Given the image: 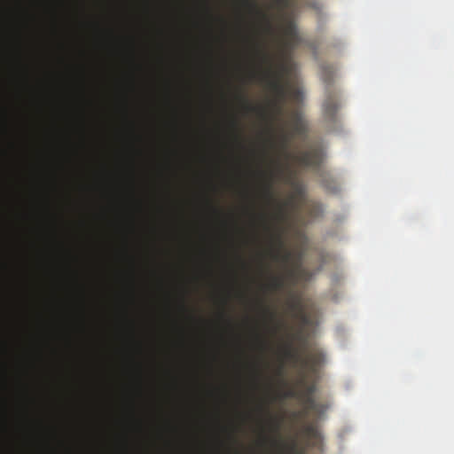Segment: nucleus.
I'll list each match as a JSON object with an SVG mask.
<instances>
[{"label": "nucleus", "mask_w": 454, "mask_h": 454, "mask_svg": "<svg viewBox=\"0 0 454 454\" xmlns=\"http://www.w3.org/2000/svg\"><path fill=\"white\" fill-rule=\"evenodd\" d=\"M286 278H290L284 271L283 274H271L269 282L264 286L267 291L275 293L284 289Z\"/></svg>", "instance_id": "nucleus-9"}, {"label": "nucleus", "mask_w": 454, "mask_h": 454, "mask_svg": "<svg viewBox=\"0 0 454 454\" xmlns=\"http://www.w3.org/2000/svg\"><path fill=\"white\" fill-rule=\"evenodd\" d=\"M287 395H289V396H293V395H294V392H293V391L288 392V393H287Z\"/></svg>", "instance_id": "nucleus-23"}, {"label": "nucleus", "mask_w": 454, "mask_h": 454, "mask_svg": "<svg viewBox=\"0 0 454 454\" xmlns=\"http://www.w3.org/2000/svg\"><path fill=\"white\" fill-rule=\"evenodd\" d=\"M275 170L277 174L282 175L284 177V181L292 185L294 188V192L288 198V200L284 201H277L274 198L272 186H273V176L274 172L270 173V179L263 185V197L269 202H274L277 205L276 212L274 213L272 218L274 220V224H269L270 226H281V223L285 222L288 217V208L296 209L298 207L296 200L303 196V187L302 185L295 180L294 173L287 169L286 173L284 174V168L280 164L279 160H274Z\"/></svg>", "instance_id": "nucleus-3"}, {"label": "nucleus", "mask_w": 454, "mask_h": 454, "mask_svg": "<svg viewBox=\"0 0 454 454\" xmlns=\"http://www.w3.org/2000/svg\"><path fill=\"white\" fill-rule=\"evenodd\" d=\"M304 434L309 438L310 445L318 447L321 442V434L315 424H308L304 427Z\"/></svg>", "instance_id": "nucleus-11"}, {"label": "nucleus", "mask_w": 454, "mask_h": 454, "mask_svg": "<svg viewBox=\"0 0 454 454\" xmlns=\"http://www.w3.org/2000/svg\"><path fill=\"white\" fill-rule=\"evenodd\" d=\"M272 4L280 12H284L293 5V0H273Z\"/></svg>", "instance_id": "nucleus-15"}, {"label": "nucleus", "mask_w": 454, "mask_h": 454, "mask_svg": "<svg viewBox=\"0 0 454 454\" xmlns=\"http://www.w3.org/2000/svg\"><path fill=\"white\" fill-rule=\"evenodd\" d=\"M316 390L317 387L314 383L305 386L301 397L306 408H315L317 406V402L313 396Z\"/></svg>", "instance_id": "nucleus-12"}, {"label": "nucleus", "mask_w": 454, "mask_h": 454, "mask_svg": "<svg viewBox=\"0 0 454 454\" xmlns=\"http://www.w3.org/2000/svg\"><path fill=\"white\" fill-rule=\"evenodd\" d=\"M292 129L294 135L303 136L307 132V125L304 121L301 114L294 111L292 114Z\"/></svg>", "instance_id": "nucleus-10"}, {"label": "nucleus", "mask_w": 454, "mask_h": 454, "mask_svg": "<svg viewBox=\"0 0 454 454\" xmlns=\"http://www.w3.org/2000/svg\"><path fill=\"white\" fill-rule=\"evenodd\" d=\"M281 427V419L270 417V429L275 434V437L270 440V444L273 446H279L280 440L278 439V434Z\"/></svg>", "instance_id": "nucleus-13"}, {"label": "nucleus", "mask_w": 454, "mask_h": 454, "mask_svg": "<svg viewBox=\"0 0 454 454\" xmlns=\"http://www.w3.org/2000/svg\"><path fill=\"white\" fill-rule=\"evenodd\" d=\"M242 4L247 9L249 13L257 18L260 27L265 35H275L276 31L273 26L272 17L259 6L257 0H243Z\"/></svg>", "instance_id": "nucleus-5"}, {"label": "nucleus", "mask_w": 454, "mask_h": 454, "mask_svg": "<svg viewBox=\"0 0 454 454\" xmlns=\"http://www.w3.org/2000/svg\"><path fill=\"white\" fill-rule=\"evenodd\" d=\"M308 411H312L316 415L320 416L321 414L325 413L327 410V406L324 403H319L317 402V406L315 408H306Z\"/></svg>", "instance_id": "nucleus-17"}, {"label": "nucleus", "mask_w": 454, "mask_h": 454, "mask_svg": "<svg viewBox=\"0 0 454 454\" xmlns=\"http://www.w3.org/2000/svg\"><path fill=\"white\" fill-rule=\"evenodd\" d=\"M285 356L298 361L302 368L308 369L312 374L317 373L325 362V355L319 348H312L307 356L301 357L288 344L285 349Z\"/></svg>", "instance_id": "nucleus-4"}, {"label": "nucleus", "mask_w": 454, "mask_h": 454, "mask_svg": "<svg viewBox=\"0 0 454 454\" xmlns=\"http://www.w3.org/2000/svg\"><path fill=\"white\" fill-rule=\"evenodd\" d=\"M231 126H232V128L235 129V131H237V130H238V128H239L238 121H237V120H233V121H231Z\"/></svg>", "instance_id": "nucleus-21"}, {"label": "nucleus", "mask_w": 454, "mask_h": 454, "mask_svg": "<svg viewBox=\"0 0 454 454\" xmlns=\"http://www.w3.org/2000/svg\"><path fill=\"white\" fill-rule=\"evenodd\" d=\"M281 325H282V324H281L280 322H277V323H276V325H274V327H273V329H272L274 333H278V331L279 330V328H280Z\"/></svg>", "instance_id": "nucleus-20"}, {"label": "nucleus", "mask_w": 454, "mask_h": 454, "mask_svg": "<svg viewBox=\"0 0 454 454\" xmlns=\"http://www.w3.org/2000/svg\"><path fill=\"white\" fill-rule=\"evenodd\" d=\"M302 320H303L304 322H307V317H306V316H303V317H302Z\"/></svg>", "instance_id": "nucleus-24"}, {"label": "nucleus", "mask_w": 454, "mask_h": 454, "mask_svg": "<svg viewBox=\"0 0 454 454\" xmlns=\"http://www.w3.org/2000/svg\"><path fill=\"white\" fill-rule=\"evenodd\" d=\"M340 107L339 94L333 91H327L323 103L324 116L329 121H335L337 112Z\"/></svg>", "instance_id": "nucleus-7"}, {"label": "nucleus", "mask_w": 454, "mask_h": 454, "mask_svg": "<svg viewBox=\"0 0 454 454\" xmlns=\"http://www.w3.org/2000/svg\"><path fill=\"white\" fill-rule=\"evenodd\" d=\"M240 100L243 102L244 108L249 113H258L263 118L266 117V113L262 108L255 107L252 106L244 95L239 96Z\"/></svg>", "instance_id": "nucleus-14"}, {"label": "nucleus", "mask_w": 454, "mask_h": 454, "mask_svg": "<svg viewBox=\"0 0 454 454\" xmlns=\"http://www.w3.org/2000/svg\"><path fill=\"white\" fill-rule=\"evenodd\" d=\"M265 311L267 312V314L269 315L270 320L272 321H275L276 318H277V314L275 311H272V310H270L268 308L265 309Z\"/></svg>", "instance_id": "nucleus-19"}, {"label": "nucleus", "mask_w": 454, "mask_h": 454, "mask_svg": "<svg viewBox=\"0 0 454 454\" xmlns=\"http://www.w3.org/2000/svg\"><path fill=\"white\" fill-rule=\"evenodd\" d=\"M294 159L302 167L317 169L323 160V151L318 146H312L295 155Z\"/></svg>", "instance_id": "nucleus-6"}, {"label": "nucleus", "mask_w": 454, "mask_h": 454, "mask_svg": "<svg viewBox=\"0 0 454 454\" xmlns=\"http://www.w3.org/2000/svg\"><path fill=\"white\" fill-rule=\"evenodd\" d=\"M263 222L265 230L270 234L271 259L279 262L286 276L291 278H297L304 275L306 270L302 267L301 253H294L286 247L285 229L282 226H270L264 216Z\"/></svg>", "instance_id": "nucleus-2"}, {"label": "nucleus", "mask_w": 454, "mask_h": 454, "mask_svg": "<svg viewBox=\"0 0 454 454\" xmlns=\"http://www.w3.org/2000/svg\"><path fill=\"white\" fill-rule=\"evenodd\" d=\"M287 453L288 454H303V450H300L298 448V445L296 442H293L288 447H287Z\"/></svg>", "instance_id": "nucleus-18"}, {"label": "nucleus", "mask_w": 454, "mask_h": 454, "mask_svg": "<svg viewBox=\"0 0 454 454\" xmlns=\"http://www.w3.org/2000/svg\"><path fill=\"white\" fill-rule=\"evenodd\" d=\"M291 99L294 102H300L302 98V91L299 88H290L288 93Z\"/></svg>", "instance_id": "nucleus-16"}, {"label": "nucleus", "mask_w": 454, "mask_h": 454, "mask_svg": "<svg viewBox=\"0 0 454 454\" xmlns=\"http://www.w3.org/2000/svg\"><path fill=\"white\" fill-rule=\"evenodd\" d=\"M269 133L270 137L267 140V142L270 147L272 149H278V151L285 153L286 156L289 158L290 153L286 152L290 140L288 135L285 132H282L277 140L273 136V130L271 128L269 129Z\"/></svg>", "instance_id": "nucleus-8"}, {"label": "nucleus", "mask_w": 454, "mask_h": 454, "mask_svg": "<svg viewBox=\"0 0 454 454\" xmlns=\"http://www.w3.org/2000/svg\"><path fill=\"white\" fill-rule=\"evenodd\" d=\"M324 80L326 82H331V78L330 77H325Z\"/></svg>", "instance_id": "nucleus-22"}, {"label": "nucleus", "mask_w": 454, "mask_h": 454, "mask_svg": "<svg viewBox=\"0 0 454 454\" xmlns=\"http://www.w3.org/2000/svg\"><path fill=\"white\" fill-rule=\"evenodd\" d=\"M281 30L282 36L278 41L281 59L278 62H275L265 44L256 45L255 49L260 63L266 66V68L261 73L260 80L265 83L268 90L274 96L271 102V108L274 113L272 119L282 113V103L288 93L287 86L284 82L285 75L287 73L286 59L291 56L301 42L296 25L291 19L285 20Z\"/></svg>", "instance_id": "nucleus-1"}]
</instances>
